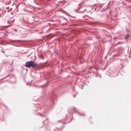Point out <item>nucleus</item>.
I'll return each instance as SVG.
<instances>
[{
    "instance_id": "nucleus-1",
    "label": "nucleus",
    "mask_w": 131,
    "mask_h": 131,
    "mask_svg": "<svg viewBox=\"0 0 131 131\" xmlns=\"http://www.w3.org/2000/svg\"><path fill=\"white\" fill-rule=\"evenodd\" d=\"M36 65V64L32 61H29L27 62L26 64V66L29 67H34Z\"/></svg>"
},
{
    "instance_id": "nucleus-2",
    "label": "nucleus",
    "mask_w": 131,
    "mask_h": 131,
    "mask_svg": "<svg viewBox=\"0 0 131 131\" xmlns=\"http://www.w3.org/2000/svg\"><path fill=\"white\" fill-rule=\"evenodd\" d=\"M130 36V35H127L125 37V39H127Z\"/></svg>"
}]
</instances>
